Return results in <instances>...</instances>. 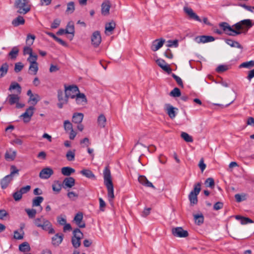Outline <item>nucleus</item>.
<instances>
[{
  "mask_svg": "<svg viewBox=\"0 0 254 254\" xmlns=\"http://www.w3.org/2000/svg\"><path fill=\"white\" fill-rule=\"evenodd\" d=\"M254 23L250 19L242 20L232 26L227 22H223L219 24L223 32L231 36H236L241 34H246L248 30L253 26Z\"/></svg>",
  "mask_w": 254,
  "mask_h": 254,
  "instance_id": "1",
  "label": "nucleus"
},
{
  "mask_svg": "<svg viewBox=\"0 0 254 254\" xmlns=\"http://www.w3.org/2000/svg\"><path fill=\"white\" fill-rule=\"evenodd\" d=\"M104 183L108 190V197L110 203L113 202L115 197L114 186L112 181L111 171L108 167H106L103 171Z\"/></svg>",
  "mask_w": 254,
  "mask_h": 254,
  "instance_id": "2",
  "label": "nucleus"
},
{
  "mask_svg": "<svg viewBox=\"0 0 254 254\" xmlns=\"http://www.w3.org/2000/svg\"><path fill=\"white\" fill-rule=\"evenodd\" d=\"M34 223L36 226L41 228L44 231H48L49 234L55 233L52 223L43 216L35 219Z\"/></svg>",
  "mask_w": 254,
  "mask_h": 254,
  "instance_id": "3",
  "label": "nucleus"
},
{
  "mask_svg": "<svg viewBox=\"0 0 254 254\" xmlns=\"http://www.w3.org/2000/svg\"><path fill=\"white\" fill-rule=\"evenodd\" d=\"M14 6L18 13L23 15L29 12L31 8L30 0H15Z\"/></svg>",
  "mask_w": 254,
  "mask_h": 254,
  "instance_id": "4",
  "label": "nucleus"
},
{
  "mask_svg": "<svg viewBox=\"0 0 254 254\" xmlns=\"http://www.w3.org/2000/svg\"><path fill=\"white\" fill-rule=\"evenodd\" d=\"M201 190V183H197L194 185L193 189L189 195V199L191 205L196 204L198 202L197 195Z\"/></svg>",
  "mask_w": 254,
  "mask_h": 254,
  "instance_id": "5",
  "label": "nucleus"
},
{
  "mask_svg": "<svg viewBox=\"0 0 254 254\" xmlns=\"http://www.w3.org/2000/svg\"><path fill=\"white\" fill-rule=\"evenodd\" d=\"M83 234L78 228L75 229L73 231V236L71 239V243L73 247L76 249L81 245L80 240L82 239Z\"/></svg>",
  "mask_w": 254,
  "mask_h": 254,
  "instance_id": "6",
  "label": "nucleus"
},
{
  "mask_svg": "<svg viewBox=\"0 0 254 254\" xmlns=\"http://www.w3.org/2000/svg\"><path fill=\"white\" fill-rule=\"evenodd\" d=\"M65 94L66 95L67 99L68 98L74 99L76 95L79 93V91L77 86L75 85L72 86H65Z\"/></svg>",
  "mask_w": 254,
  "mask_h": 254,
  "instance_id": "7",
  "label": "nucleus"
},
{
  "mask_svg": "<svg viewBox=\"0 0 254 254\" xmlns=\"http://www.w3.org/2000/svg\"><path fill=\"white\" fill-rule=\"evenodd\" d=\"M172 233L174 236L180 238H186L189 235L188 231L184 230L181 227L173 228Z\"/></svg>",
  "mask_w": 254,
  "mask_h": 254,
  "instance_id": "8",
  "label": "nucleus"
},
{
  "mask_svg": "<svg viewBox=\"0 0 254 254\" xmlns=\"http://www.w3.org/2000/svg\"><path fill=\"white\" fill-rule=\"evenodd\" d=\"M54 174L53 169L50 167L43 169L39 173V177L42 179H48Z\"/></svg>",
  "mask_w": 254,
  "mask_h": 254,
  "instance_id": "9",
  "label": "nucleus"
},
{
  "mask_svg": "<svg viewBox=\"0 0 254 254\" xmlns=\"http://www.w3.org/2000/svg\"><path fill=\"white\" fill-rule=\"evenodd\" d=\"M92 44L95 47H97L101 42V36L98 31H95L93 33L91 37Z\"/></svg>",
  "mask_w": 254,
  "mask_h": 254,
  "instance_id": "10",
  "label": "nucleus"
},
{
  "mask_svg": "<svg viewBox=\"0 0 254 254\" xmlns=\"http://www.w3.org/2000/svg\"><path fill=\"white\" fill-rule=\"evenodd\" d=\"M34 108L32 106H30L20 116L21 117H23L24 122L28 123L30 121L31 117L34 113Z\"/></svg>",
  "mask_w": 254,
  "mask_h": 254,
  "instance_id": "11",
  "label": "nucleus"
},
{
  "mask_svg": "<svg viewBox=\"0 0 254 254\" xmlns=\"http://www.w3.org/2000/svg\"><path fill=\"white\" fill-rule=\"evenodd\" d=\"M184 10L189 16L190 18L198 22H201V20L199 17L193 12V10L190 7L185 6L184 7Z\"/></svg>",
  "mask_w": 254,
  "mask_h": 254,
  "instance_id": "12",
  "label": "nucleus"
},
{
  "mask_svg": "<svg viewBox=\"0 0 254 254\" xmlns=\"http://www.w3.org/2000/svg\"><path fill=\"white\" fill-rule=\"evenodd\" d=\"M64 235L62 233H57L52 238V244L55 247H58L63 242Z\"/></svg>",
  "mask_w": 254,
  "mask_h": 254,
  "instance_id": "13",
  "label": "nucleus"
},
{
  "mask_svg": "<svg viewBox=\"0 0 254 254\" xmlns=\"http://www.w3.org/2000/svg\"><path fill=\"white\" fill-rule=\"evenodd\" d=\"M215 40V38L211 36H205L202 35L200 36H197L195 38V41L197 43H205L208 42H210L214 41Z\"/></svg>",
  "mask_w": 254,
  "mask_h": 254,
  "instance_id": "14",
  "label": "nucleus"
},
{
  "mask_svg": "<svg viewBox=\"0 0 254 254\" xmlns=\"http://www.w3.org/2000/svg\"><path fill=\"white\" fill-rule=\"evenodd\" d=\"M83 219V214L82 212L77 213L73 219V221L75 222L76 224L79 228H84L85 227V223L84 222L82 221Z\"/></svg>",
  "mask_w": 254,
  "mask_h": 254,
  "instance_id": "15",
  "label": "nucleus"
},
{
  "mask_svg": "<svg viewBox=\"0 0 254 254\" xmlns=\"http://www.w3.org/2000/svg\"><path fill=\"white\" fill-rule=\"evenodd\" d=\"M156 63L163 70L170 74L172 72V69L169 65L166 64L165 61L163 59H158L156 61Z\"/></svg>",
  "mask_w": 254,
  "mask_h": 254,
  "instance_id": "16",
  "label": "nucleus"
},
{
  "mask_svg": "<svg viewBox=\"0 0 254 254\" xmlns=\"http://www.w3.org/2000/svg\"><path fill=\"white\" fill-rule=\"evenodd\" d=\"M76 103L78 105H85L87 102L86 96L83 93H79L74 98Z\"/></svg>",
  "mask_w": 254,
  "mask_h": 254,
  "instance_id": "17",
  "label": "nucleus"
},
{
  "mask_svg": "<svg viewBox=\"0 0 254 254\" xmlns=\"http://www.w3.org/2000/svg\"><path fill=\"white\" fill-rule=\"evenodd\" d=\"M165 41V40L162 38L154 40L151 47V50L154 52L158 50L163 46Z\"/></svg>",
  "mask_w": 254,
  "mask_h": 254,
  "instance_id": "18",
  "label": "nucleus"
},
{
  "mask_svg": "<svg viewBox=\"0 0 254 254\" xmlns=\"http://www.w3.org/2000/svg\"><path fill=\"white\" fill-rule=\"evenodd\" d=\"M138 180L143 186L148 188H151L154 190L156 189L152 183L149 182L145 176H139Z\"/></svg>",
  "mask_w": 254,
  "mask_h": 254,
  "instance_id": "19",
  "label": "nucleus"
},
{
  "mask_svg": "<svg viewBox=\"0 0 254 254\" xmlns=\"http://www.w3.org/2000/svg\"><path fill=\"white\" fill-rule=\"evenodd\" d=\"M16 156V151L14 150L11 148H9L6 150L4 157L6 160L8 161H11L15 159Z\"/></svg>",
  "mask_w": 254,
  "mask_h": 254,
  "instance_id": "20",
  "label": "nucleus"
},
{
  "mask_svg": "<svg viewBox=\"0 0 254 254\" xmlns=\"http://www.w3.org/2000/svg\"><path fill=\"white\" fill-rule=\"evenodd\" d=\"M75 185V179L72 177L65 178L63 181V186L64 189L71 188Z\"/></svg>",
  "mask_w": 254,
  "mask_h": 254,
  "instance_id": "21",
  "label": "nucleus"
},
{
  "mask_svg": "<svg viewBox=\"0 0 254 254\" xmlns=\"http://www.w3.org/2000/svg\"><path fill=\"white\" fill-rule=\"evenodd\" d=\"M19 95L20 94L17 93L9 94L6 98V100L11 105L16 104L19 101Z\"/></svg>",
  "mask_w": 254,
  "mask_h": 254,
  "instance_id": "22",
  "label": "nucleus"
},
{
  "mask_svg": "<svg viewBox=\"0 0 254 254\" xmlns=\"http://www.w3.org/2000/svg\"><path fill=\"white\" fill-rule=\"evenodd\" d=\"M13 179V178L8 175L3 178L0 183L1 189H6Z\"/></svg>",
  "mask_w": 254,
  "mask_h": 254,
  "instance_id": "23",
  "label": "nucleus"
},
{
  "mask_svg": "<svg viewBox=\"0 0 254 254\" xmlns=\"http://www.w3.org/2000/svg\"><path fill=\"white\" fill-rule=\"evenodd\" d=\"M111 5L109 1H106L102 3L101 5V13L104 16L108 15L109 14V11Z\"/></svg>",
  "mask_w": 254,
  "mask_h": 254,
  "instance_id": "24",
  "label": "nucleus"
},
{
  "mask_svg": "<svg viewBox=\"0 0 254 254\" xmlns=\"http://www.w3.org/2000/svg\"><path fill=\"white\" fill-rule=\"evenodd\" d=\"M84 115L81 113H75L73 114L72 122L76 124L81 123L83 119Z\"/></svg>",
  "mask_w": 254,
  "mask_h": 254,
  "instance_id": "25",
  "label": "nucleus"
},
{
  "mask_svg": "<svg viewBox=\"0 0 254 254\" xmlns=\"http://www.w3.org/2000/svg\"><path fill=\"white\" fill-rule=\"evenodd\" d=\"M25 22V20L24 18L21 15H18L17 17L13 19L11 24L14 27H17L19 25L24 24Z\"/></svg>",
  "mask_w": 254,
  "mask_h": 254,
  "instance_id": "26",
  "label": "nucleus"
},
{
  "mask_svg": "<svg viewBox=\"0 0 254 254\" xmlns=\"http://www.w3.org/2000/svg\"><path fill=\"white\" fill-rule=\"evenodd\" d=\"M178 109L173 107L172 105L168 104L167 105V114L171 119H174L176 116V111Z\"/></svg>",
  "mask_w": 254,
  "mask_h": 254,
  "instance_id": "27",
  "label": "nucleus"
},
{
  "mask_svg": "<svg viewBox=\"0 0 254 254\" xmlns=\"http://www.w3.org/2000/svg\"><path fill=\"white\" fill-rule=\"evenodd\" d=\"M15 89L16 90V93L17 94H21L22 89L20 84L16 82H13L10 85L8 90L11 92L12 90Z\"/></svg>",
  "mask_w": 254,
  "mask_h": 254,
  "instance_id": "28",
  "label": "nucleus"
},
{
  "mask_svg": "<svg viewBox=\"0 0 254 254\" xmlns=\"http://www.w3.org/2000/svg\"><path fill=\"white\" fill-rule=\"evenodd\" d=\"M225 42L231 47L237 48L241 50L243 48V46L237 41L231 39H226Z\"/></svg>",
  "mask_w": 254,
  "mask_h": 254,
  "instance_id": "29",
  "label": "nucleus"
},
{
  "mask_svg": "<svg viewBox=\"0 0 254 254\" xmlns=\"http://www.w3.org/2000/svg\"><path fill=\"white\" fill-rule=\"evenodd\" d=\"M65 33L70 34L72 35V38L74 34V26L72 21L69 22L65 28Z\"/></svg>",
  "mask_w": 254,
  "mask_h": 254,
  "instance_id": "30",
  "label": "nucleus"
},
{
  "mask_svg": "<svg viewBox=\"0 0 254 254\" xmlns=\"http://www.w3.org/2000/svg\"><path fill=\"white\" fill-rule=\"evenodd\" d=\"M75 172V169L70 167H64L61 169L62 174L65 176H69Z\"/></svg>",
  "mask_w": 254,
  "mask_h": 254,
  "instance_id": "31",
  "label": "nucleus"
},
{
  "mask_svg": "<svg viewBox=\"0 0 254 254\" xmlns=\"http://www.w3.org/2000/svg\"><path fill=\"white\" fill-rule=\"evenodd\" d=\"M80 174L89 179H95L96 177L93 172L88 169H83L80 171Z\"/></svg>",
  "mask_w": 254,
  "mask_h": 254,
  "instance_id": "32",
  "label": "nucleus"
},
{
  "mask_svg": "<svg viewBox=\"0 0 254 254\" xmlns=\"http://www.w3.org/2000/svg\"><path fill=\"white\" fill-rule=\"evenodd\" d=\"M235 218L237 220H240L241 223L242 225H245V224H247L248 223H252L254 222L253 221L252 219H251L250 218H248V217H243L240 215H236L235 216Z\"/></svg>",
  "mask_w": 254,
  "mask_h": 254,
  "instance_id": "33",
  "label": "nucleus"
},
{
  "mask_svg": "<svg viewBox=\"0 0 254 254\" xmlns=\"http://www.w3.org/2000/svg\"><path fill=\"white\" fill-rule=\"evenodd\" d=\"M19 250L22 252H28L30 251V247L28 242H25L19 246Z\"/></svg>",
  "mask_w": 254,
  "mask_h": 254,
  "instance_id": "34",
  "label": "nucleus"
},
{
  "mask_svg": "<svg viewBox=\"0 0 254 254\" xmlns=\"http://www.w3.org/2000/svg\"><path fill=\"white\" fill-rule=\"evenodd\" d=\"M58 99L59 102H68V99L66 95L65 94V93H64L61 90H59L58 91Z\"/></svg>",
  "mask_w": 254,
  "mask_h": 254,
  "instance_id": "35",
  "label": "nucleus"
},
{
  "mask_svg": "<svg viewBox=\"0 0 254 254\" xmlns=\"http://www.w3.org/2000/svg\"><path fill=\"white\" fill-rule=\"evenodd\" d=\"M193 217L195 223L196 224L200 225L203 223L204 217L202 213L200 214H194L193 215Z\"/></svg>",
  "mask_w": 254,
  "mask_h": 254,
  "instance_id": "36",
  "label": "nucleus"
},
{
  "mask_svg": "<svg viewBox=\"0 0 254 254\" xmlns=\"http://www.w3.org/2000/svg\"><path fill=\"white\" fill-rule=\"evenodd\" d=\"M75 150H68L66 154V158L67 160L69 161H74L75 159Z\"/></svg>",
  "mask_w": 254,
  "mask_h": 254,
  "instance_id": "37",
  "label": "nucleus"
},
{
  "mask_svg": "<svg viewBox=\"0 0 254 254\" xmlns=\"http://www.w3.org/2000/svg\"><path fill=\"white\" fill-rule=\"evenodd\" d=\"M97 122L98 125L101 127H104L106 123V118L105 116L103 114H101L98 118Z\"/></svg>",
  "mask_w": 254,
  "mask_h": 254,
  "instance_id": "38",
  "label": "nucleus"
},
{
  "mask_svg": "<svg viewBox=\"0 0 254 254\" xmlns=\"http://www.w3.org/2000/svg\"><path fill=\"white\" fill-rule=\"evenodd\" d=\"M62 188V185L59 181H55L52 185V189L53 191L59 193L60 192Z\"/></svg>",
  "mask_w": 254,
  "mask_h": 254,
  "instance_id": "39",
  "label": "nucleus"
},
{
  "mask_svg": "<svg viewBox=\"0 0 254 254\" xmlns=\"http://www.w3.org/2000/svg\"><path fill=\"white\" fill-rule=\"evenodd\" d=\"M8 69V65L7 63H4L2 64L0 67V77H3L7 72Z\"/></svg>",
  "mask_w": 254,
  "mask_h": 254,
  "instance_id": "40",
  "label": "nucleus"
},
{
  "mask_svg": "<svg viewBox=\"0 0 254 254\" xmlns=\"http://www.w3.org/2000/svg\"><path fill=\"white\" fill-rule=\"evenodd\" d=\"M44 198L42 196H36L32 201V206H38L43 202Z\"/></svg>",
  "mask_w": 254,
  "mask_h": 254,
  "instance_id": "41",
  "label": "nucleus"
},
{
  "mask_svg": "<svg viewBox=\"0 0 254 254\" xmlns=\"http://www.w3.org/2000/svg\"><path fill=\"white\" fill-rule=\"evenodd\" d=\"M116 27V23L113 21L109 22L106 24L105 30L106 31L112 32Z\"/></svg>",
  "mask_w": 254,
  "mask_h": 254,
  "instance_id": "42",
  "label": "nucleus"
},
{
  "mask_svg": "<svg viewBox=\"0 0 254 254\" xmlns=\"http://www.w3.org/2000/svg\"><path fill=\"white\" fill-rule=\"evenodd\" d=\"M19 50L17 47H13L9 53L8 56L11 59H15L18 54Z\"/></svg>",
  "mask_w": 254,
  "mask_h": 254,
  "instance_id": "43",
  "label": "nucleus"
},
{
  "mask_svg": "<svg viewBox=\"0 0 254 254\" xmlns=\"http://www.w3.org/2000/svg\"><path fill=\"white\" fill-rule=\"evenodd\" d=\"M181 137L187 142H192L193 141L192 137L188 133L185 132H182L181 134Z\"/></svg>",
  "mask_w": 254,
  "mask_h": 254,
  "instance_id": "44",
  "label": "nucleus"
},
{
  "mask_svg": "<svg viewBox=\"0 0 254 254\" xmlns=\"http://www.w3.org/2000/svg\"><path fill=\"white\" fill-rule=\"evenodd\" d=\"M35 39V36L34 35L28 34L26 41L27 46H31L33 44Z\"/></svg>",
  "mask_w": 254,
  "mask_h": 254,
  "instance_id": "45",
  "label": "nucleus"
},
{
  "mask_svg": "<svg viewBox=\"0 0 254 254\" xmlns=\"http://www.w3.org/2000/svg\"><path fill=\"white\" fill-rule=\"evenodd\" d=\"M170 95L174 97H180L181 95V92L179 88L175 87L170 92Z\"/></svg>",
  "mask_w": 254,
  "mask_h": 254,
  "instance_id": "46",
  "label": "nucleus"
},
{
  "mask_svg": "<svg viewBox=\"0 0 254 254\" xmlns=\"http://www.w3.org/2000/svg\"><path fill=\"white\" fill-rule=\"evenodd\" d=\"M29 69L34 75L36 74L38 70V64H30Z\"/></svg>",
  "mask_w": 254,
  "mask_h": 254,
  "instance_id": "47",
  "label": "nucleus"
},
{
  "mask_svg": "<svg viewBox=\"0 0 254 254\" xmlns=\"http://www.w3.org/2000/svg\"><path fill=\"white\" fill-rule=\"evenodd\" d=\"M204 184L207 187L211 188H213L215 185L214 180L212 178H207L205 180Z\"/></svg>",
  "mask_w": 254,
  "mask_h": 254,
  "instance_id": "48",
  "label": "nucleus"
},
{
  "mask_svg": "<svg viewBox=\"0 0 254 254\" xmlns=\"http://www.w3.org/2000/svg\"><path fill=\"white\" fill-rule=\"evenodd\" d=\"M74 3L73 1L68 2L67 4V8L66 12L69 13H72L74 11Z\"/></svg>",
  "mask_w": 254,
  "mask_h": 254,
  "instance_id": "49",
  "label": "nucleus"
},
{
  "mask_svg": "<svg viewBox=\"0 0 254 254\" xmlns=\"http://www.w3.org/2000/svg\"><path fill=\"white\" fill-rule=\"evenodd\" d=\"M254 66V61H250L249 62H244L240 65V67L251 68Z\"/></svg>",
  "mask_w": 254,
  "mask_h": 254,
  "instance_id": "50",
  "label": "nucleus"
},
{
  "mask_svg": "<svg viewBox=\"0 0 254 254\" xmlns=\"http://www.w3.org/2000/svg\"><path fill=\"white\" fill-rule=\"evenodd\" d=\"M64 127L65 130L66 132L73 129L72 125L68 120L64 121Z\"/></svg>",
  "mask_w": 254,
  "mask_h": 254,
  "instance_id": "51",
  "label": "nucleus"
},
{
  "mask_svg": "<svg viewBox=\"0 0 254 254\" xmlns=\"http://www.w3.org/2000/svg\"><path fill=\"white\" fill-rule=\"evenodd\" d=\"M172 76L174 78V79L176 80L177 84L179 86H180L181 87L183 88L184 87V84L183 81L182 79L177 75H176L175 73H172Z\"/></svg>",
  "mask_w": 254,
  "mask_h": 254,
  "instance_id": "52",
  "label": "nucleus"
},
{
  "mask_svg": "<svg viewBox=\"0 0 254 254\" xmlns=\"http://www.w3.org/2000/svg\"><path fill=\"white\" fill-rule=\"evenodd\" d=\"M168 47H174L177 48L179 46L178 40L176 39L175 40H168L166 45Z\"/></svg>",
  "mask_w": 254,
  "mask_h": 254,
  "instance_id": "53",
  "label": "nucleus"
},
{
  "mask_svg": "<svg viewBox=\"0 0 254 254\" xmlns=\"http://www.w3.org/2000/svg\"><path fill=\"white\" fill-rule=\"evenodd\" d=\"M38 59V56L37 55L32 54L29 56V57L27 59V61L29 62L30 64H37V60Z\"/></svg>",
  "mask_w": 254,
  "mask_h": 254,
  "instance_id": "54",
  "label": "nucleus"
},
{
  "mask_svg": "<svg viewBox=\"0 0 254 254\" xmlns=\"http://www.w3.org/2000/svg\"><path fill=\"white\" fill-rule=\"evenodd\" d=\"M25 211L27 213L29 217L30 218L35 217L36 214V210L34 209H26Z\"/></svg>",
  "mask_w": 254,
  "mask_h": 254,
  "instance_id": "55",
  "label": "nucleus"
},
{
  "mask_svg": "<svg viewBox=\"0 0 254 254\" xmlns=\"http://www.w3.org/2000/svg\"><path fill=\"white\" fill-rule=\"evenodd\" d=\"M22 196V194L20 190H17L13 193V197L14 199L17 201L20 200Z\"/></svg>",
  "mask_w": 254,
  "mask_h": 254,
  "instance_id": "56",
  "label": "nucleus"
},
{
  "mask_svg": "<svg viewBox=\"0 0 254 254\" xmlns=\"http://www.w3.org/2000/svg\"><path fill=\"white\" fill-rule=\"evenodd\" d=\"M24 234V231H22L21 233H20L19 232H18V231H15L14 232L13 237L16 240H22L23 238Z\"/></svg>",
  "mask_w": 254,
  "mask_h": 254,
  "instance_id": "57",
  "label": "nucleus"
},
{
  "mask_svg": "<svg viewBox=\"0 0 254 254\" xmlns=\"http://www.w3.org/2000/svg\"><path fill=\"white\" fill-rule=\"evenodd\" d=\"M19 170L17 169L15 166L11 165L10 166V173L8 175L13 178L14 175L15 174H18Z\"/></svg>",
  "mask_w": 254,
  "mask_h": 254,
  "instance_id": "58",
  "label": "nucleus"
},
{
  "mask_svg": "<svg viewBox=\"0 0 254 254\" xmlns=\"http://www.w3.org/2000/svg\"><path fill=\"white\" fill-rule=\"evenodd\" d=\"M235 198L236 200V201L238 202H240L246 199V194L241 195L239 193L236 194L235 195Z\"/></svg>",
  "mask_w": 254,
  "mask_h": 254,
  "instance_id": "59",
  "label": "nucleus"
},
{
  "mask_svg": "<svg viewBox=\"0 0 254 254\" xmlns=\"http://www.w3.org/2000/svg\"><path fill=\"white\" fill-rule=\"evenodd\" d=\"M24 65L21 62L17 63L15 64L14 71L15 72H19L23 68Z\"/></svg>",
  "mask_w": 254,
  "mask_h": 254,
  "instance_id": "60",
  "label": "nucleus"
},
{
  "mask_svg": "<svg viewBox=\"0 0 254 254\" xmlns=\"http://www.w3.org/2000/svg\"><path fill=\"white\" fill-rule=\"evenodd\" d=\"M228 69V66L227 65H219L217 68H216V71L218 72H222L224 71H226Z\"/></svg>",
  "mask_w": 254,
  "mask_h": 254,
  "instance_id": "61",
  "label": "nucleus"
},
{
  "mask_svg": "<svg viewBox=\"0 0 254 254\" xmlns=\"http://www.w3.org/2000/svg\"><path fill=\"white\" fill-rule=\"evenodd\" d=\"M61 20L59 18L55 19L53 23L51 24V27L52 29H56L58 28L61 23Z\"/></svg>",
  "mask_w": 254,
  "mask_h": 254,
  "instance_id": "62",
  "label": "nucleus"
},
{
  "mask_svg": "<svg viewBox=\"0 0 254 254\" xmlns=\"http://www.w3.org/2000/svg\"><path fill=\"white\" fill-rule=\"evenodd\" d=\"M39 96L38 94H35L29 98V101H33L34 102L33 104L35 105L39 101Z\"/></svg>",
  "mask_w": 254,
  "mask_h": 254,
  "instance_id": "63",
  "label": "nucleus"
},
{
  "mask_svg": "<svg viewBox=\"0 0 254 254\" xmlns=\"http://www.w3.org/2000/svg\"><path fill=\"white\" fill-rule=\"evenodd\" d=\"M23 54L29 55V56L33 54L32 49L30 48V46H26L23 48Z\"/></svg>",
  "mask_w": 254,
  "mask_h": 254,
  "instance_id": "64",
  "label": "nucleus"
}]
</instances>
